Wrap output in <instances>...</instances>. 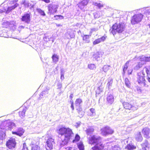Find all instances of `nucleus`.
Returning <instances> with one entry per match:
<instances>
[{
	"instance_id": "f257e3e1",
	"label": "nucleus",
	"mask_w": 150,
	"mask_h": 150,
	"mask_svg": "<svg viewBox=\"0 0 150 150\" xmlns=\"http://www.w3.org/2000/svg\"><path fill=\"white\" fill-rule=\"evenodd\" d=\"M59 137L62 141L61 145H65L67 144L71 137L73 134L71 129L69 128L62 127L60 128L57 132Z\"/></svg>"
},
{
	"instance_id": "f03ea898",
	"label": "nucleus",
	"mask_w": 150,
	"mask_h": 150,
	"mask_svg": "<svg viewBox=\"0 0 150 150\" xmlns=\"http://www.w3.org/2000/svg\"><path fill=\"white\" fill-rule=\"evenodd\" d=\"M87 138L89 144L95 145L92 148V150H102L103 149L104 146L101 144L102 138L101 137L95 134L87 136Z\"/></svg>"
},
{
	"instance_id": "7ed1b4c3",
	"label": "nucleus",
	"mask_w": 150,
	"mask_h": 150,
	"mask_svg": "<svg viewBox=\"0 0 150 150\" xmlns=\"http://www.w3.org/2000/svg\"><path fill=\"white\" fill-rule=\"evenodd\" d=\"M125 28V27L124 23H115L110 29V31L114 35L115 34L116 32L119 33H122L124 30Z\"/></svg>"
},
{
	"instance_id": "20e7f679",
	"label": "nucleus",
	"mask_w": 150,
	"mask_h": 150,
	"mask_svg": "<svg viewBox=\"0 0 150 150\" xmlns=\"http://www.w3.org/2000/svg\"><path fill=\"white\" fill-rule=\"evenodd\" d=\"M145 73L144 71H142L138 73L137 75V81L138 83L141 86L148 87L149 85L146 83V81L145 79Z\"/></svg>"
},
{
	"instance_id": "39448f33",
	"label": "nucleus",
	"mask_w": 150,
	"mask_h": 150,
	"mask_svg": "<svg viewBox=\"0 0 150 150\" xmlns=\"http://www.w3.org/2000/svg\"><path fill=\"white\" fill-rule=\"evenodd\" d=\"M145 8H144L142 9L141 11H142V10ZM142 13H139L134 14L131 18V22L132 24L135 25L137 24L139 22H140L143 18V15L142 12ZM146 15V13H144Z\"/></svg>"
},
{
	"instance_id": "423d86ee",
	"label": "nucleus",
	"mask_w": 150,
	"mask_h": 150,
	"mask_svg": "<svg viewBox=\"0 0 150 150\" xmlns=\"http://www.w3.org/2000/svg\"><path fill=\"white\" fill-rule=\"evenodd\" d=\"M58 7L57 5L54 4H49L48 6L49 11L48 13L50 15L54 14L57 12Z\"/></svg>"
},
{
	"instance_id": "0eeeda50",
	"label": "nucleus",
	"mask_w": 150,
	"mask_h": 150,
	"mask_svg": "<svg viewBox=\"0 0 150 150\" xmlns=\"http://www.w3.org/2000/svg\"><path fill=\"white\" fill-rule=\"evenodd\" d=\"M101 132L103 136H106L112 134L114 132V131L109 127L106 126L101 129Z\"/></svg>"
},
{
	"instance_id": "6e6552de",
	"label": "nucleus",
	"mask_w": 150,
	"mask_h": 150,
	"mask_svg": "<svg viewBox=\"0 0 150 150\" xmlns=\"http://www.w3.org/2000/svg\"><path fill=\"white\" fill-rule=\"evenodd\" d=\"M16 144L15 139L14 138H11L8 140L6 143L7 147L10 149H13L15 148Z\"/></svg>"
},
{
	"instance_id": "1a4fd4ad",
	"label": "nucleus",
	"mask_w": 150,
	"mask_h": 150,
	"mask_svg": "<svg viewBox=\"0 0 150 150\" xmlns=\"http://www.w3.org/2000/svg\"><path fill=\"white\" fill-rule=\"evenodd\" d=\"M31 14L30 13H26L22 16L21 20L22 21L27 24H29L30 21Z\"/></svg>"
},
{
	"instance_id": "9d476101",
	"label": "nucleus",
	"mask_w": 150,
	"mask_h": 150,
	"mask_svg": "<svg viewBox=\"0 0 150 150\" xmlns=\"http://www.w3.org/2000/svg\"><path fill=\"white\" fill-rule=\"evenodd\" d=\"M18 5V4L16 3L14 5L11 7H6V8L5 7L2 8V9H0V13L6 12V13H8L10 12L12 10L15 9L17 7Z\"/></svg>"
},
{
	"instance_id": "9b49d317",
	"label": "nucleus",
	"mask_w": 150,
	"mask_h": 150,
	"mask_svg": "<svg viewBox=\"0 0 150 150\" xmlns=\"http://www.w3.org/2000/svg\"><path fill=\"white\" fill-rule=\"evenodd\" d=\"M54 144V139L50 137L46 142L47 146V149L50 150L53 148V145Z\"/></svg>"
},
{
	"instance_id": "f8f14e48",
	"label": "nucleus",
	"mask_w": 150,
	"mask_h": 150,
	"mask_svg": "<svg viewBox=\"0 0 150 150\" xmlns=\"http://www.w3.org/2000/svg\"><path fill=\"white\" fill-rule=\"evenodd\" d=\"M123 105L126 109H131L133 110H137L138 108L137 106H132L128 103H123Z\"/></svg>"
},
{
	"instance_id": "ddd939ff",
	"label": "nucleus",
	"mask_w": 150,
	"mask_h": 150,
	"mask_svg": "<svg viewBox=\"0 0 150 150\" xmlns=\"http://www.w3.org/2000/svg\"><path fill=\"white\" fill-rule=\"evenodd\" d=\"M104 54V52L101 51H99L97 52L93 56V60H96L97 61L101 59L102 56Z\"/></svg>"
},
{
	"instance_id": "4468645a",
	"label": "nucleus",
	"mask_w": 150,
	"mask_h": 150,
	"mask_svg": "<svg viewBox=\"0 0 150 150\" xmlns=\"http://www.w3.org/2000/svg\"><path fill=\"white\" fill-rule=\"evenodd\" d=\"M15 23V22L14 21L10 22L6 21L3 23L2 25L3 27L6 28H11L13 27Z\"/></svg>"
},
{
	"instance_id": "2eb2a0df",
	"label": "nucleus",
	"mask_w": 150,
	"mask_h": 150,
	"mask_svg": "<svg viewBox=\"0 0 150 150\" xmlns=\"http://www.w3.org/2000/svg\"><path fill=\"white\" fill-rule=\"evenodd\" d=\"M49 89L50 88L49 87H46V89L44 91H42L38 99V100H40L42 98H45L47 97L48 93V91Z\"/></svg>"
},
{
	"instance_id": "dca6fc26",
	"label": "nucleus",
	"mask_w": 150,
	"mask_h": 150,
	"mask_svg": "<svg viewBox=\"0 0 150 150\" xmlns=\"http://www.w3.org/2000/svg\"><path fill=\"white\" fill-rule=\"evenodd\" d=\"M144 137L147 138H150V130L148 128H144L142 130Z\"/></svg>"
},
{
	"instance_id": "f3484780",
	"label": "nucleus",
	"mask_w": 150,
	"mask_h": 150,
	"mask_svg": "<svg viewBox=\"0 0 150 150\" xmlns=\"http://www.w3.org/2000/svg\"><path fill=\"white\" fill-rule=\"evenodd\" d=\"M114 97L110 93H108L107 95V103L110 104H112L114 101Z\"/></svg>"
},
{
	"instance_id": "a211bd4d",
	"label": "nucleus",
	"mask_w": 150,
	"mask_h": 150,
	"mask_svg": "<svg viewBox=\"0 0 150 150\" xmlns=\"http://www.w3.org/2000/svg\"><path fill=\"white\" fill-rule=\"evenodd\" d=\"M24 132V131L23 128H20L18 129L17 131H13L12 133L13 134H15L19 136H21L23 135Z\"/></svg>"
},
{
	"instance_id": "6ab92c4d",
	"label": "nucleus",
	"mask_w": 150,
	"mask_h": 150,
	"mask_svg": "<svg viewBox=\"0 0 150 150\" xmlns=\"http://www.w3.org/2000/svg\"><path fill=\"white\" fill-rule=\"evenodd\" d=\"M88 2V0H83L79 4L78 7L81 9H83V6L87 5Z\"/></svg>"
},
{
	"instance_id": "aec40b11",
	"label": "nucleus",
	"mask_w": 150,
	"mask_h": 150,
	"mask_svg": "<svg viewBox=\"0 0 150 150\" xmlns=\"http://www.w3.org/2000/svg\"><path fill=\"white\" fill-rule=\"evenodd\" d=\"M82 103V101L81 98H78L76 99L75 101V105L76 108H81V104Z\"/></svg>"
},
{
	"instance_id": "412c9836",
	"label": "nucleus",
	"mask_w": 150,
	"mask_h": 150,
	"mask_svg": "<svg viewBox=\"0 0 150 150\" xmlns=\"http://www.w3.org/2000/svg\"><path fill=\"white\" fill-rule=\"evenodd\" d=\"M103 87L102 85L98 87L96 91V97L99 96V95L103 92Z\"/></svg>"
},
{
	"instance_id": "4be33fe9",
	"label": "nucleus",
	"mask_w": 150,
	"mask_h": 150,
	"mask_svg": "<svg viewBox=\"0 0 150 150\" xmlns=\"http://www.w3.org/2000/svg\"><path fill=\"white\" fill-rule=\"evenodd\" d=\"M135 138L136 140L138 142H141L143 138L140 132H139L136 134Z\"/></svg>"
},
{
	"instance_id": "5701e85b",
	"label": "nucleus",
	"mask_w": 150,
	"mask_h": 150,
	"mask_svg": "<svg viewBox=\"0 0 150 150\" xmlns=\"http://www.w3.org/2000/svg\"><path fill=\"white\" fill-rule=\"evenodd\" d=\"M52 58L53 62L56 64L59 60V57L57 54H54L52 55Z\"/></svg>"
},
{
	"instance_id": "b1692460",
	"label": "nucleus",
	"mask_w": 150,
	"mask_h": 150,
	"mask_svg": "<svg viewBox=\"0 0 150 150\" xmlns=\"http://www.w3.org/2000/svg\"><path fill=\"white\" fill-rule=\"evenodd\" d=\"M108 82L107 84V86L108 88L110 89L112 86L113 83V79L112 78H109L108 79Z\"/></svg>"
},
{
	"instance_id": "393cba45",
	"label": "nucleus",
	"mask_w": 150,
	"mask_h": 150,
	"mask_svg": "<svg viewBox=\"0 0 150 150\" xmlns=\"http://www.w3.org/2000/svg\"><path fill=\"white\" fill-rule=\"evenodd\" d=\"M94 131V129L92 127H90L87 129L86 130V132L88 135H90L92 134Z\"/></svg>"
},
{
	"instance_id": "a878e982",
	"label": "nucleus",
	"mask_w": 150,
	"mask_h": 150,
	"mask_svg": "<svg viewBox=\"0 0 150 150\" xmlns=\"http://www.w3.org/2000/svg\"><path fill=\"white\" fill-rule=\"evenodd\" d=\"M90 36L89 35H85L83 37V40L86 43H88L90 42L89 40Z\"/></svg>"
},
{
	"instance_id": "bb28decb",
	"label": "nucleus",
	"mask_w": 150,
	"mask_h": 150,
	"mask_svg": "<svg viewBox=\"0 0 150 150\" xmlns=\"http://www.w3.org/2000/svg\"><path fill=\"white\" fill-rule=\"evenodd\" d=\"M26 110V109L25 108H23L22 111H20L19 112V114L20 116L21 117L23 118L25 116V112Z\"/></svg>"
},
{
	"instance_id": "cd10ccee",
	"label": "nucleus",
	"mask_w": 150,
	"mask_h": 150,
	"mask_svg": "<svg viewBox=\"0 0 150 150\" xmlns=\"http://www.w3.org/2000/svg\"><path fill=\"white\" fill-rule=\"evenodd\" d=\"M143 64L142 62H139L134 67V69L136 70H138L140 68L142 67Z\"/></svg>"
},
{
	"instance_id": "c85d7f7f",
	"label": "nucleus",
	"mask_w": 150,
	"mask_h": 150,
	"mask_svg": "<svg viewBox=\"0 0 150 150\" xmlns=\"http://www.w3.org/2000/svg\"><path fill=\"white\" fill-rule=\"evenodd\" d=\"M135 147L132 144H127L126 148L128 150H132L135 148Z\"/></svg>"
},
{
	"instance_id": "c756f323",
	"label": "nucleus",
	"mask_w": 150,
	"mask_h": 150,
	"mask_svg": "<svg viewBox=\"0 0 150 150\" xmlns=\"http://www.w3.org/2000/svg\"><path fill=\"white\" fill-rule=\"evenodd\" d=\"M76 110L78 111L79 115V117H82L84 114V112L83 111H82L81 108H77Z\"/></svg>"
},
{
	"instance_id": "7c9ffc66",
	"label": "nucleus",
	"mask_w": 150,
	"mask_h": 150,
	"mask_svg": "<svg viewBox=\"0 0 150 150\" xmlns=\"http://www.w3.org/2000/svg\"><path fill=\"white\" fill-rule=\"evenodd\" d=\"M31 150H42L40 147L36 145H33L32 146Z\"/></svg>"
},
{
	"instance_id": "2f4dec72",
	"label": "nucleus",
	"mask_w": 150,
	"mask_h": 150,
	"mask_svg": "<svg viewBox=\"0 0 150 150\" xmlns=\"http://www.w3.org/2000/svg\"><path fill=\"white\" fill-rule=\"evenodd\" d=\"M5 134L2 130H0V139L1 140H3L5 138Z\"/></svg>"
},
{
	"instance_id": "473e14b6",
	"label": "nucleus",
	"mask_w": 150,
	"mask_h": 150,
	"mask_svg": "<svg viewBox=\"0 0 150 150\" xmlns=\"http://www.w3.org/2000/svg\"><path fill=\"white\" fill-rule=\"evenodd\" d=\"M21 4H23L25 7H29V3L28 1H25V0H23L22 1V2Z\"/></svg>"
},
{
	"instance_id": "72a5a7b5",
	"label": "nucleus",
	"mask_w": 150,
	"mask_h": 150,
	"mask_svg": "<svg viewBox=\"0 0 150 150\" xmlns=\"http://www.w3.org/2000/svg\"><path fill=\"white\" fill-rule=\"evenodd\" d=\"M78 147L79 150H84V146L82 143L80 142L78 144Z\"/></svg>"
},
{
	"instance_id": "f704fd0d",
	"label": "nucleus",
	"mask_w": 150,
	"mask_h": 150,
	"mask_svg": "<svg viewBox=\"0 0 150 150\" xmlns=\"http://www.w3.org/2000/svg\"><path fill=\"white\" fill-rule=\"evenodd\" d=\"M138 59L141 62H146V57L144 56L139 57Z\"/></svg>"
},
{
	"instance_id": "c9c22d12",
	"label": "nucleus",
	"mask_w": 150,
	"mask_h": 150,
	"mask_svg": "<svg viewBox=\"0 0 150 150\" xmlns=\"http://www.w3.org/2000/svg\"><path fill=\"white\" fill-rule=\"evenodd\" d=\"M125 83L126 86L128 88L130 87L131 84L127 78H126L125 79Z\"/></svg>"
},
{
	"instance_id": "e433bc0d",
	"label": "nucleus",
	"mask_w": 150,
	"mask_h": 150,
	"mask_svg": "<svg viewBox=\"0 0 150 150\" xmlns=\"http://www.w3.org/2000/svg\"><path fill=\"white\" fill-rule=\"evenodd\" d=\"M37 12L39 13L42 16H45V14L44 11L40 8H37Z\"/></svg>"
},
{
	"instance_id": "4c0bfd02",
	"label": "nucleus",
	"mask_w": 150,
	"mask_h": 150,
	"mask_svg": "<svg viewBox=\"0 0 150 150\" xmlns=\"http://www.w3.org/2000/svg\"><path fill=\"white\" fill-rule=\"evenodd\" d=\"M142 71H144V72L145 71L146 72L147 74L146 77L150 76V73L149 72V71L148 69L147 68L145 67L144 68Z\"/></svg>"
},
{
	"instance_id": "58836bf2",
	"label": "nucleus",
	"mask_w": 150,
	"mask_h": 150,
	"mask_svg": "<svg viewBox=\"0 0 150 150\" xmlns=\"http://www.w3.org/2000/svg\"><path fill=\"white\" fill-rule=\"evenodd\" d=\"M142 71H144V72L145 71L146 72L147 74L146 77L150 76V73L149 72V71L148 69L147 68L145 67L144 68Z\"/></svg>"
},
{
	"instance_id": "ea45409f",
	"label": "nucleus",
	"mask_w": 150,
	"mask_h": 150,
	"mask_svg": "<svg viewBox=\"0 0 150 150\" xmlns=\"http://www.w3.org/2000/svg\"><path fill=\"white\" fill-rule=\"evenodd\" d=\"M8 127L11 128H13L15 127V124L13 122H8Z\"/></svg>"
},
{
	"instance_id": "a19ab883",
	"label": "nucleus",
	"mask_w": 150,
	"mask_h": 150,
	"mask_svg": "<svg viewBox=\"0 0 150 150\" xmlns=\"http://www.w3.org/2000/svg\"><path fill=\"white\" fill-rule=\"evenodd\" d=\"M80 138V136L78 134H76L75 136L74 139L73 140L72 142L73 143L77 142L79 140Z\"/></svg>"
},
{
	"instance_id": "79ce46f5",
	"label": "nucleus",
	"mask_w": 150,
	"mask_h": 150,
	"mask_svg": "<svg viewBox=\"0 0 150 150\" xmlns=\"http://www.w3.org/2000/svg\"><path fill=\"white\" fill-rule=\"evenodd\" d=\"M148 146V143L147 140H145L144 142L142 144V148H147Z\"/></svg>"
},
{
	"instance_id": "37998d69",
	"label": "nucleus",
	"mask_w": 150,
	"mask_h": 150,
	"mask_svg": "<svg viewBox=\"0 0 150 150\" xmlns=\"http://www.w3.org/2000/svg\"><path fill=\"white\" fill-rule=\"evenodd\" d=\"M129 64V62L127 61L126 62V63L125 64L124 66V67L123 69V72L124 73H125V72L127 70V68H128V64Z\"/></svg>"
},
{
	"instance_id": "c03bdc74",
	"label": "nucleus",
	"mask_w": 150,
	"mask_h": 150,
	"mask_svg": "<svg viewBox=\"0 0 150 150\" xmlns=\"http://www.w3.org/2000/svg\"><path fill=\"white\" fill-rule=\"evenodd\" d=\"M110 66L108 65H105L103 68V70L105 72H107L109 69Z\"/></svg>"
},
{
	"instance_id": "a18cd8bd",
	"label": "nucleus",
	"mask_w": 150,
	"mask_h": 150,
	"mask_svg": "<svg viewBox=\"0 0 150 150\" xmlns=\"http://www.w3.org/2000/svg\"><path fill=\"white\" fill-rule=\"evenodd\" d=\"M93 4L95 6H97L99 8H100L103 7V5L100 3L93 2Z\"/></svg>"
},
{
	"instance_id": "49530a36",
	"label": "nucleus",
	"mask_w": 150,
	"mask_h": 150,
	"mask_svg": "<svg viewBox=\"0 0 150 150\" xmlns=\"http://www.w3.org/2000/svg\"><path fill=\"white\" fill-rule=\"evenodd\" d=\"M107 38V36L104 35V36H102V37L100 38H98L99 39L100 42H104L106 38Z\"/></svg>"
},
{
	"instance_id": "de8ad7c7",
	"label": "nucleus",
	"mask_w": 150,
	"mask_h": 150,
	"mask_svg": "<svg viewBox=\"0 0 150 150\" xmlns=\"http://www.w3.org/2000/svg\"><path fill=\"white\" fill-rule=\"evenodd\" d=\"M95 65L93 64H88V68L91 69H93L95 68Z\"/></svg>"
},
{
	"instance_id": "09e8293b",
	"label": "nucleus",
	"mask_w": 150,
	"mask_h": 150,
	"mask_svg": "<svg viewBox=\"0 0 150 150\" xmlns=\"http://www.w3.org/2000/svg\"><path fill=\"white\" fill-rule=\"evenodd\" d=\"M90 111L91 113V114H90V115L92 116H93L95 115V109L93 108H91L90 109Z\"/></svg>"
},
{
	"instance_id": "8fccbe9b",
	"label": "nucleus",
	"mask_w": 150,
	"mask_h": 150,
	"mask_svg": "<svg viewBox=\"0 0 150 150\" xmlns=\"http://www.w3.org/2000/svg\"><path fill=\"white\" fill-rule=\"evenodd\" d=\"M112 150H120V148L118 145H115L112 146Z\"/></svg>"
},
{
	"instance_id": "3c124183",
	"label": "nucleus",
	"mask_w": 150,
	"mask_h": 150,
	"mask_svg": "<svg viewBox=\"0 0 150 150\" xmlns=\"http://www.w3.org/2000/svg\"><path fill=\"white\" fill-rule=\"evenodd\" d=\"M64 79V71L63 70H61V79L63 80Z\"/></svg>"
},
{
	"instance_id": "603ef678",
	"label": "nucleus",
	"mask_w": 150,
	"mask_h": 150,
	"mask_svg": "<svg viewBox=\"0 0 150 150\" xmlns=\"http://www.w3.org/2000/svg\"><path fill=\"white\" fill-rule=\"evenodd\" d=\"M100 42L99 39L98 38V39H96L93 42V45H96L97 44H98L100 43Z\"/></svg>"
},
{
	"instance_id": "864d4df0",
	"label": "nucleus",
	"mask_w": 150,
	"mask_h": 150,
	"mask_svg": "<svg viewBox=\"0 0 150 150\" xmlns=\"http://www.w3.org/2000/svg\"><path fill=\"white\" fill-rule=\"evenodd\" d=\"M22 150H28V148L26 146V143H24L23 144Z\"/></svg>"
},
{
	"instance_id": "5fc2aeb1",
	"label": "nucleus",
	"mask_w": 150,
	"mask_h": 150,
	"mask_svg": "<svg viewBox=\"0 0 150 150\" xmlns=\"http://www.w3.org/2000/svg\"><path fill=\"white\" fill-rule=\"evenodd\" d=\"M81 122H76L75 123L74 125V126H75L77 128L78 127H79V126L81 125Z\"/></svg>"
},
{
	"instance_id": "6e6d98bb",
	"label": "nucleus",
	"mask_w": 150,
	"mask_h": 150,
	"mask_svg": "<svg viewBox=\"0 0 150 150\" xmlns=\"http://www.w3.org/2000/svg\"><path fill=\"white\" fill-rule=\"evenodd\" d=\"M54 17L56 18V19H58L59 18H60L61 19L63 18V17L61 15H57L55 16Z\"/></svg>"
},
{
	"instance_id": "4d7b16f0",
	"label": "nucleus",
	"mask_w": 150,
	"mask_h": 150,
	"mask_svg": "<svg viewBox=\"0 0 150 150\" xmlns=\"http://www.w3.org/2000/svg\"><path fill=\"white\" fill-rule=\"evenodd\" d=\"M57 86L58 89H60L62 86V84L61 83H59L57 84Z\"/></svg>"
},
{
	"instance_id": "13d9d810",
	"label": "nucleus",
	"mask_w": 150,
	"mask_h": 150,
	"mask_svg": "<svg viewBox=\"0 0 150 150\" xmlns=\"http://www.w3.org/2000/svg\"><path fill=\"white\" fill-rule=\"evenodd\" d=\"M70 102L71 103V108L72 110H74V108L73 105V102L72 100H71Z\"/></svg>"
},
{
	"instance_id": "bf43d9fd",
	"label": "nucleus",
	"mask_w": 150,
	"mask_h": 150,
	"mask_svg": "<svg viewBox=\"0 0 150 150\" xmlns=\"http://www.w3.org/2000/svg\"><path fill=\"white\" fill-rule=\"evenodd\" d=\"M131 118H133L136 117H137V114H135L134 113H132V115H131Z\"/></svg>"
},
{
	"instance_id": "052dcab7",
	"label": "nucleus",
	"mask_w": 150,
	"mask_h": 150,
	"mask_svg": "<svg viewBox=\"0 0 150 150\" xmlns=\"http://www.w3.org/2000/svg\"><path fill=\"white\" fill-rule=\"evenodd\" d=\"M146 62H150V57H146Z\"/></svg>"
},
{
	"instance_id": "680f3d73",
	"label": "nucleus",
	"mask_w": 150,
	"mask_h": 150,
	"mask_svg": "<svg viewBox=\"0 0 150 150\" xmlns=\"http://www.w3.org/2000/svg\"><path fill=\"white\" fill-rule=\"evenodd\" d=\"M98 30V29L97 28H93L91 29L92 31H96Z\"/></svg>"
},
{
	"instance_id": "e2e57ef3",
	"label": "nucleus",
	"mask_w": 150,
	"mask_h": 150,
	"mask_svg": "<svg viewBox=\"0 0 150 150\" xmlns=\"http://www.w3.org/2000/svg\"><path fill=\"white\" fill-rule=\"evenodd\" d=\"M72 148L71 147H67V148L65 149L67 150H71Z\"/></svg>"
},
{
	"instance_id": "0e129e2a",
	"label": "nucleus",
	"mask_w": 150,
	"mask_h": 150,
	"mask_svg": "<svg viewBox=\"0 0 150 150\" xmlns=\"http://www.w3.org/2000/svg\"><path fill=\"white\" fill-rule=\"evenodd\" d=\"M146 77L147 80L150 83V77H149V76H148Z\"/></svg>"
},
{
	"instance_id": "69168bd1",
	"label": "nucleus",
	"mask_w": 150,
	"mask_h": 150,
	"mask_svg": "<svg viewBox=\"0 0 150 150\" xmlns=\"http://www.w3.org/2000/svg\"><path fill=\"white\" fill-rule=\"evenodd\" d=\"M74 37V35L73 34L70 35V38H73Z\"/></svg>"
},
{
	"instance_id": "338daca9",
	"label": "nucleus",
	"mask_w": 150,
	"mask_h": 150,
	"mask_svg": "<svg viewBox=\"0 0 150 150\" xmlns=\"http://www.w3.org/2000/svg\"><path fill=\"white\" fill-rule=\"evenodd\" d=\"M132 71V70H130L128 71V73L129 74H131V72Z\"/></svg>"
},
{
	"instance_id": "774afa93",
	"label": "nucleus",
	"mask_w": 150,
	"mask_h": 150,
	"mask_svg": "<svg viewBox=\"0 0 150 150\" xmlns=\"http://www.w3.org/2000/svg\"><path fill=\"white\" fill-rule=\"evenodd\" d=\"M69 97L70 98H71V99H72V98H73V94H71L70 95V96H69Z\"/></svg>"
}]
</instances>
